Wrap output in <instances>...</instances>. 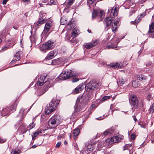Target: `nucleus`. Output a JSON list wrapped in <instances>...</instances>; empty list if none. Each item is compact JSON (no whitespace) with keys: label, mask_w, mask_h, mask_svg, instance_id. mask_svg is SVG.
Wrapping results in <instances>:
<instances>
[{"label":"nucleus","mask_w":154,"mask_h":154,"mask_svg":"<svg viewBox=\"0 0 154 154\" xmlns=\"http://www.w3.org/2000/svg\"><path fill=\"white\" fill-rule=\"evenodd\" d=\"M118 8L116 6H115L112 8H109L108 10V14L110 17H108L105 19L104 20V23L106 25L107 27H109L110 26V24L113 20V16H116L117 15L118 13Z\"/></svg>","instance_id":"1"},{"label":"nucleus","mask_w":154,"mask_h":154,"mask_svg":"<svg viewBox=\"0 0 154 154\" xmlns=\"http://www.w3.org/2000/svg\"><path fill=\"white\" fill-rule=\"evenodd\" d=\"M60 100L53 98L50 102L48 105L46 107L45 112L47 115H49L51 112L55 110L57 106L59 104Z\"/></svg>","instance_id":"2"},{"label":"nucleus","mask_w":154,"mask_h":154,"mask_svg":"<svg viewBox=\"0 0 154 154\" xmlns=\"http://www.w3.org/2000/svg\"><path fill=\"white\" fill-rule=\"evenodd\" d=\"M61 122V119L59 115H54L50 119L48 125L50 128H54L57 126Z\"/></svg>","instance_id":"3"},{"label":"nucleus","mask_w":154,"mask_h":154,"mask_svg":"<svg viewBox=\"0 0 154 154\" xmlns=\"http://www.w3.org/2000/svg\"><path fill=\"white\" fill-rule=\"evenodd\" d=\"M78 75V74L75 73L72 70H69L65 71L64 73H62L56 78L57 81L59 80H64L68 79L70 77H75Z\"/></svg>","instance_id":"4"},{"label":"nucleus","mask_w":154,"mask_h":154,"mask_svg":"<svg viewBox=\"0 0 154 154\" xmlns=\"http://www.w3.org/2000/svg\"><path fill=\"white\" fill-rule=\"evenodd\" d=\"M37 84L39 86H42L44 85V86H46V87H49L50 82L46 76L42 75L38 78L37 82Z\"/></svg>","instance_id":"5"},{"label":"nucleus","mask_w":154,"mask_h":154,"mask_svg":"<svg viewBox=\"0 0 154 154\" xmlns=\"http://www.w3.org/2000/svg\"><path fill=\"white\" fill-rule=\"evenodd\" d=\"M55 46V44L52 41H48L40 47V50L43 53L46 52L47 50L53 49Z\"/></svg>","instance_id":"6"},{"label":"nucleus","mask_w":154,"mask_h":154,"mask_svg":"<svg viewBox=\"0 0 154 154\" xmlns=\"http://www.w3.org/2000/svg\"><path fill=\"white\" fill-rule=\"evenodd\" d=\"M100 83L95 82V81H91L90 82L85 85L86 89L89 90L96 89L100 87Z\"/></svg>","instance_id":"7"},{"label":"nucleus","mask_w":154,"mask_h":154,"mask_svg":"<svg viewBox=\"0 0 154 154\" xmlns=\"http://www.w3.org/2000/svg\"><path fill=\"white\" fill-rule=\"evenodd\" d=\"M46 14L41 12L40 13L39 18L38 20L34 23V26L36 28L39 27L42 24L44 23L46 21Z\"/></svg>","instance_id":"8"},{"label":"nucleus","mask_w":154,"mask_h":154,"mask_svg":"<svg viewBox=\"0 0 154 154\" xmlns=\"http://www.w3.org/2000/svg\"><path fill=\"white\" fill-rule=\"evenodd\" d=\"M129 100L130 103L133 106V107L136 108L138 105V100L136 96L134 95H131Z\"/></svg>","instance_id":"9"},{"label":"nucleus","mask_w":154,"mask_h":154,"mask_svg":"<svg viewBox=\"0 0 154 154\" xmlns=\"http://www.w3.org/2000/svg\"><path fill=\"white\" fill-rule=\"evenodd\" d=\"M91 98L89 97L88 94L82 95L80 98L79 97L78 98V101L80 102L83 101L85 102V103H87L91 100Z\"/></svg>","instance_id":"10"},{"label":"nucleus","mask_w":154,"mask_h":154,"mask_svg":"<svg viewBox=\"0 0 154 154\" xmlns=\"http://www.w3.org/2000/svg\"><path fill=\"white\" fill-rule=\"evenodd\" d=\"M149 37L154 38V23H152L149 25V30L148 33Z\"/></svg>","instance_id":"11"},{"label":"nucleus","mask_w":154,"mask_h":154,"mask_svg":"<svg viewBox=\"0 0 154 154\" xmlns=\"http://www.w3.org/2000/svg\"><path fill=\"white\" fill-rule=\"evenodd\" d=\"M146 15V12L142 13L137 17V18L134 21H131V23L136 25L141 20L142 18L144 17Z\"/></svg>","instance_id":"12"},{"label":"nucleus","mask_w":154,"mask_h":154,"mask_svg":"<svg viewBox=\"0 0 154 154\" xmlns=\"http://www.w3.org/2000/svg\"><path fill=\"white\" fill-rule=\"evenodd\" d=\"M53 23L52 21H49L45 24L43 33H47L48 32L50 27L52 26Z\"/></svg>","instance_id":"13"},{"label":"nucleus","mask_w":154,"mask_h":154,"mask_svg":"<svg viewBox=\"0 0 154 154\" xmlns=\"http://www.w3.org/2000/svg\"><path fill=\"white\" fill-rule=\"evenodd\" d=\"M97 43V40H95L89 43H86L84 45L85 47L87 49H90L96 45Z\"/></svg>","instance_id":"14"},{"label":"nucleus","mask_w":154,"mask_h":154,"mask_svg":"<svg viewBox=\"0 0 154 154\" xmlns=\"http://www.w3.org/2000/svg\"><path fill=\"white\" fill-rule=\"evenodd\" d=\"M17 106V104L16 103H14L9 108L6 107V108H5L3 109L2 110V112H5L6 114H8V109H9V112H10L11 111H12L13 110H15Z\"/></svg>","instance_id":"15"},{"label":"nucleus","mask_w":154,"mask_h":154,"mask_svg":"<svg viewBox=\"0 0 154 154\" xmlns=\"http://www.w3.org/2000/svg\"><path fill=\"white\" fill-rule=\"evenodd\" d=\"M118 20L116 21H115L112 23V22L111 23V29L112 30V31L114 33H115L117 29L119 27V25L118 24Z\"/></svg>","instance_id":"16"},{"label":"nucleus","mask_w":154,"mask_h":154,"mask_svg":"<svg viewBox=\"0 0 154 154\" xmlns=\"http://www.w3.org/2000/svg\"><path fill=\"white\" fill-rule=\"evenodd\" d=\"M113 40H114L115 42L112 43V44L110 45H108L106 48L108 49L110 48H114L117 47V45L119 42V40L117 39L116 38H114Z\"/></svg>","instance_id":"17"},{"label":"nucleus","mask_w":154,"mask_h":154,"mask_svg":"<svg viewBox=\"0 0 154 154\" xmlns=\"http://www.w3.org/2000/svg\"><path fill=\"white\" fill-rule=\"evenodd\" d=\"M57 53L54 51H51L46 57L45 60H50L53 59L54 57L56 56Z\"/></svg>","instance_id":"18"},{"label":"nucleus","mask_w":154,"mask_h":154,"mask_svg":"<svg viewBox=\"0 0 154 154\" xmlns=\"http://www.w3.org/2000/svg\"><path fill=\"white\" fill-rule=\"evenodd\" d=\"M110 67L115 69L122 68L123 67V64L122 63H111L110 65Z\"/></svg>","instance_id":"19"},{"label":"nucleus","mask_w":154,"mask_h":154,"mask_svg":"<svg viewBox=\"0 0 154 154\" xmlns=\"http://www.w3.org/2000/svg\"><path fill=\"white\" fill-rule=\"evenodd\" d=\"M85 87V85L84 84H82L78 86L75 89V91L76 93H78L81 91Z\"/></svg>","instance_id":"20"},{"label":"nucleus","mask_w":154,"mask_h":154,"mask_svg":"<svg viewBox=\"0 0 154 154\" xmlns=\"http://www.w3.org/2000/svg\"><path fill=\"white\" fill-rule=\"evenodd\" d=\"M48 87H45L44 86L42 89H39V93L37 94V95L38 96H40L42 95L43 94L45 93L47 91L48 89Z\"/></svg>","instance_id":"21"},{"label":"nucleus","mask_w":154,"mask_h":154,"mask_svg":"<svg viewBox=\"0 0 154 154\" xmlns=\"http://www.w3.org/2000/svg\"><path fill=\"white\" fill-rule=\"evenodd\" d=\"M79 33V29L78 28L75 27L72 32V38H74L77 36Z\"/></svg>","instance_id":"22"},{"label":"nucleus","mask_w":154,"mask_h":154,"mask_svg":"<svg viewBox=\"0 0 154 154\" xmlns=\"http://www.w3.org/2000/svg\"><path fill=\"white\" fill-rule=\"evenodd\" d=\"M112 129L111 128H109L105 130L102 134V136H106L107 135L112 134Z\"/></svg>","instance_id":"23"},{"label":"nucleus","mask_w":154,"mask_h":154,"mask_svg":"<svg viewBox=\"0 0 154 154\" xmlns=\"http://www.w3.org/2000/svg\"><path fill=\"white\" fill-rule=\"evenodd\" d=\"M22 52L21 51H18L17 52L15 56V57L17 59L13 60L11 61V62L12 63H13L14 62H15L16 61L19 60L20 58V56L22 55Z\"/></svg>","instance_id":"24"},{"label":"nucleus","mask_w":154,"mask_h":154,"mask_svg":"<svg viewBox=\"0 0 154 154\" xmlns=\"http://www.w3.org/2000/svg\"><path fill=\"white\" fill-rule=\"evenodd\" d=\"M115 143L119 142L122 140L123 138V136H116L113 137Z\"/></svg>","instance_id":"25"},{"label":"nucleus","mask_w":154,"mask_h":154,"mask_svg":"<svg viewBox=\"0 0 154 154\" xmlns=\"http://www.w3.org/2000/svg\"><path fill=\"white\" fill-rule=\"evenodd\" d=\"M147 78V76L142 74L139 75L138 79L141 81L145 82Z\"/></svg>","instance_id":"26"},{"label":"nucleus","mask_w":154,"mask_h":154,"mask_svg":"<svg viewBox=\"0 0 154 154\" xmlns=\"http://www.w3.org/2000/svg\"><path fill=\"white\" fill-rule=\"evenodd\" d=\"M80 132V130L79 129L77 128L75 129L73 131V134L74 139L76 138Z\"/></svg>","instance_id":"27"},{"label":"nucleus","mask_w":154,"mask_h":154,"mask_svg":"<svg viewBox=\"0 0 154 154\" xmlns=\"http://www.w3.org/2000/svg\"><path fill=\"white\" fill-rule=\"evenodd\" d=\"M98 14V15L97 16L98 18V21H101L103 18V16L104 14V11H100Z\"/></svg>","instance_id":"28"},{"label":"nucleus","mask_w":154,"mask_h":154,"mask_svg":"<svg viewBox=\"0 0 154 154\" xmlns=\"http://www.w3.org/2000/svg\"><path fill=\"white\" fill-rule=\"evenodd\" d=\"M132 85L134 87H137L140 85V82L137 80H134L132 82Z\"/></svg>","instance_id":"29"},{"label":"nucleus","mask_w":154,"mask_h":154,"mask_svg":"<svg viewBox=\"0 0 154 154\" xmlns=\"http://www.w3.org/2000/svg\"><path fill=\"white\" fill-rule=\"evenodd\" d=\"M114 138L113 137L107 139L106 140V143H108L110 144H112L115 143Z\"/></svg>","instance_id":"30"},{"label":"nucleus","mask_w":154,"mask_h":154,"mask_svg":"<svg viewBox=\"0 0 154 154\" xmlns=\"http://www.w3.org/2000/svg\"><path fill=\"white\" fill-rule=\"evenodd\" d=\"M42 131L41 130H37L34 134L33 135H32V138L33 139L34 137H36L39 135L41 133Z\"/></svg>","instance_id":"31"},{"label":"nucleus","mask_w":154,"mask_h":154,"mask_svg":"<svg viewBox=\"0 0 154 154\" xmlns=\"http://www.w3.org/2000/svg\"><path fill=\"white\" fill-rule=\"evenodd\" d=\"M66 23V20L64 17H62L60 19V23L62 25H64Z\"/></svg>","instance_id":"32"},{"label":"nucleus","mask_w":154,"mask_h":154,"mask_svg":"<svg viewBox=\"0 0 154 154\" xmlns=\"http://www.w3.org/2000/svg\"><path fill=\"white\" fill-rule=\"evenodd\" d=\"M154 112V103H153L150 107L149 112V113H152Z\"/></svg>","instance_id":"33"},{"label":"nucleus","mask_w":154,"mask_h":154,"mask_svg":"<svg viewBox=\"0 0 154 154\" xmlns=\"http://www.w3.org/2000/svg\"><path fill=\"white\" fill-rule=\"evenodd\" d=\"M98 13H97V11L94 10L92 13V18L93 19L95 18L98 14Z\"/></svg>","instance_id":"34"},{"label":"nucleus","mask_w":154,"mask_h":154,"mask_svg":"<svg viewBox=\"0 0 154 154\" xmlns=\"http://www.w3.org/2000/svg\"><path fill=\"white\" fill-rule=\"evenodd\" d=\"M88 150L89 151H91L94 150V146L92 144H89L88 146Z\"/></svg>","instance_id":"35"},{"label":"nucleus","mask_w":154,"mask_h":154,"mask_svg":"<svg viewBox=\"0 0 154 154\" xmlns=\"http://www.w3.org/2000/svg\"><path fill=\"white\" fill-rule=\"evenodd\" d=\"M25 109H24L23 108H22L21 109L20 112V113H22V116H24V115L26 114L27 113V112H25Z\"/></svg>","instance_id":"36"},{"label":"nucleus","mask_w":154,"mask_h":154,"mask_svg":"<svg viewBox=\"0 0 154 154\" xmlns=\"http://www.w3.org/2000/svg\"><path fill=\"white\" fill-rule=\"evenodd\" d=\"M110 97V96H107L104 97L101 99L102 101H103L105 100H107L109 99Z\"/></svg>","instance_id":"37"},{"label":"nucleus","mask_w":154,"mask_h":154,"mask_svg":"<svg viewBox=\"0 0 154 154\" xmlns=\"http://www.w3.org/2000/svg\"><path fill=\"white\" fill-rule=\"evenodd\" d=\"M20 152V151L19 150H15L14 151H12L11 154H19Z\"/></svg>","instance_id":"38"},{"label":"nucleus","mask_w":154,"mask_h":154,"mask_svg":"<svg viewBox=\"0 0 154 154\" xmlns=\"http://www.w3.org/2000/svg\"><path fill=\"white\" fill-rule=\"evenodd\" d=\"M75 111V112H78L80 110V108L79 106H77V105H75L74 106Z\"/></svg>","instance_id":"39"},{"label":"nucleus","mask_w":154,"mask_h":154,"mask_svg":"<svg viewBox=\"0 0 154 154\" xmlns=\"http://www.w3.org/2000/svg\"><path fill=\"white\" fill-rule=\"evenodd\" d=\"M30 38L31 42H35L36 38L35 36H30Z\"/></svg>","instance_id":"40"},{"label":"nucleus","mask_w":154,"mask_h":154,"mask_svg":"<svg viewBox=\"0 0 154 154\" xmlns=\"http://www.w3.org/2000/svg\"><path fill=\"white\" fill-rule=\"evenodd\" d=\"M35 124L33 123L30 124L27 127L28 128H29V130L31 129L34 127Z\"/></svg>","instance_id":"41"},{"label":"nucleus","mask_w":154,"mask_h":154,"mask_svg":"<svg viewBox=\"0 0 154 154\" xmlns=\"http://www.w3.org/2000/svg\"><path fill=\"white\" fill-rule=\"evenodd\" d=\"M73 3V0H69L68 2L67 5L68 6H70Z\"/></svg>","instance_id":"42"},{"label":"nucleus","mask_w":154,"mask_h":154,"mask_svg":"<svg viewBox=\"0 0 154 154\" xmlns=\"http://www.w3.org/2000/svg\"><path fill=\"white\" fill-rule=\"evenodd\" d=\"M95 0H87V4L88 5L92 4Z\"/></svg>","instance_id":"43"},{"label":"nucleus","mask_w":154,"mask_h":154,"mask_svg":"<svg viewBox=\"0 0 154 154\" xmlns=\"http://www.w3.org/2000/svg\"><path fill=\"white\" fill-rule=\"evenodd\" d=\"M141 127L144 128H146V123H143L142 124H139Z\"/></svg>","instance_id":"44"},{"label":"nucleus","mask_w":154,"mask_h":154,"mask_svg":"<svg viewBox=\"0 0 154 154\" xmlns=\"http://www.w3.org/2000/svg\"><path fill=\"white\" fill-rule=\"evenodd\" d=\"M15 42H10L9 43L8 46V48H10L12 47L15 44Z\"/></svg>","instance_id":"45"},{"label":"nucleus","mask_w":154,"mask_h":154,"mask_svg":"<svg viewBox=\"0 0 154 154\" xmlns=\"http://www.w3.org/2000/svg\"><path fill=\"white\" fill-rule=\"evenodd\" d=\"M131 145L130 144H127L125 145V149H124V150H125V149H127L129 147H131Z\"/></svg>","instance_id":"46"},{"label":"nucleus","mask_w":154,"mask_h":154,"mask_svg":"<svg viewBox=\"0 0 154 154\" xmlns=\"http://www.w3.org/2000/svg\"><path fill=\"white\" fill-rule=\"evenodd\" d=\"M131 139L132 140H134L135 138V135L134 134H131Z\"/></svg>","instance_id":"47"},{"label":"nucleus","mask_w":154,"mask_h":154,"mask_svg":"<svg viewBox=\"0 0 154 154\" xmlns=\"http://www.w3.org/2000/svg\"><path fill=\"white\" fill-rule=\"evenodd\" d=\"M8 48L7 46H5L3 47L2 49V50L3 51H5L7 49H8Z\"/></svg>","instance_id":"48"},{"label":"nucleus","mask_w":154,"mask_h":154,"mask_svg":"<svg viewBox=\"0 0 154 154\" xmlns=\"http://www.w3.org/2000/svg\"><path fill=\"white\" fill-rule=\"evenodd\" d=\"M125 80L123 79H121L120 80V82L122 84H123L125 82Z\"/></svg>","instance_id":"49"},{"label":"nucleus","mask_w":154,"mask_h":154,"mask_svg":"<svg viewBox=\"0 0 154 154\" xmlns=\"http://www.w3.org/2000/svg\"><path fill=\"white\" fill-rule=\"evenodd\" d=\"M79 79L78 78H75V79H73L72 80V82H76L78 81H79Z\"/></svg>","instance_id":"50"},{"label":"nucleus","mask_w":154,"mask_h":154,"mask_svg":"<svg viewBox=\"0 0 154 154\" xmlns=\"http://www.w3.org/2000/svg\"><path fill=\"white\" fill-rule=\"evenodd\" d=\"M61 144V142H58L57 143L56 145V147H59L60 146Z\"/></svg>","instance_id":"51"},{"label":"nucleus","mask_w":154,"mask_h":154,"mask_svg":"<svg viewBox=\"0 0 154 154\" xmlns=\"http://www.w3.org/2000/svg\"><path fill=\"white\" fill-rule=\"evenodd\" d=\"M23 1L26 4L29 3L30 2V0H23Z\"/></svg>","instance_id":"52"},{"label":"nucleus","mask_w":154,"mask_h":154,"mask_svg":"<svg viewBox=\"0 0 154 154\" xmlns=\"http://www.w3.org/2000/svg\"><path fill=\"white\" fill-rule=\"evenodd\" d=\"M146 1V0H139V2L140 4H142L143 3H144Z\"/></svg>","instance_id":"53"},{"label":"nucleus","mask_w":154,"mask_h":154,"mask_svg":"<svg viewBox=\"0 0 154 154\" xmlns=\"http://www.w3.org/2000/svg\"><path fill=\"white\" fill-rule=\"evenodd\" d=\"M9 0H3L2 2V4L3 5H5L6 4L7 2Z\"/></svg>","instance_id":"54"},{"label":"nucleus","mask_w":154,"mask_h":154,"mask_svg":"<svg viewBox=\"0 0 154 154\" xmlns=\"http://www.w3.org/2000/svg\"><path fill=\"white\" fill-rule=\"evenodd\" d=\"M5 140L2 139H0V143H3L5 142Z\"/></svg>","instance_id":"55"},{"label":"nucleus","mask_w":154,"mask_h":154,"mask_svg":"<svg viewBox=\"0 0 154 154\" xmlns=\"http://www.w3.org/2000/svg\"><path fill=\"white\" fill-rule=\"evenodd\" d=\"M95 105L94 104H92L91 106V107H90V109H91H91H92L93 108L95 107Z\"/></svg>","instance_id":"56"},{"label":"nucleus","mask_w":154,"mask_h":154,"mask_svg":"<svg viewBox=\"0 0 154 154\" xmlns=\"http://www.w3.org/2000/svg\"><path fill=\"white\" fill-rule=\"evenodd\" d=\"M50 1L51 4H55L56 3V2H55L53 0H50Z\"/></svg>","instance_id":"57"},{"label":"nucleus","mask_w":154,"mask_h":154,"mask_svg":"<svg viewBox=\"0 0 154 154\" xmlns=\"http://www.w3.org/2000/svg\"><path fill=\"white\" fill-rule=\"evenodd\" d=\"M151 98V96L150 95H148L147 97V99L149 101Z\"/></svg>","instance_id":"58"},{"label":"nucleus","mask_w":154,"mask_h":154,"mask_svg":"<svg viewBox=\"0 0 154 154\" xmlns=\"http://www.w3.org/2000/svg\"><path fill=\"white\" fill-rule=\"evenodd\" d=\"M43 1L45 3H47L48 4H49L48 2L50 0H43Z\"/></svg>","instance_id":"59"},{"label":"nucleus","mask_w":154,"mask_h":154,"mask_svg":"<svg viewBox=\"0 0 154 154\" xmlns=\"http://www.w3.org/2000/svg\"><path fill=\"white\" fill-rule=\"evenodd\" d=\"M133 119H134V120L135 122H136L137 121V119L136 117L135 116H133Z\"/></svg>","instance_id":"60"},{"label":"nucleus","mask_w":154,"mask_h":154,"mask_svg":"<svg viewBox=\"0 0 154 154\" xmlns=\"http://www.w3.org/2000/svg\"><path fill=\"white\" fill-rule=\"evenodd\" d=\"M37 146V145H34L32 146L31 148H36Z\"/></svg>","instance_id":"61"},{"label":"nucleus","mask_w":154,"mask_h":154,"mask_svg":"<svg viewBox=\"0 0 154 154\" xmlns=\"http://www.w3.org/2000/svg\"><path fill=\"white\" fill-rule=\"evenodd\" d=\"M129 154H132L133 152V150L132 149L130 150L129 151Z\"/></svg>","instance_id":"62"},{"label":"nucleus","mask_w":154,"mask_h":154,"mask_svg":"<svg viewBox=\"0 0 154 154\" xmlns=\"http://www.w3.org/2000/svg\"><path fill=\"white\" fill-rule=\"evenodd\" d=\"M101 119L100 117H99L97 119L98 120H101L102 119Z\"/></svg>","instance_id":"63"},{"label":"nucleus","mask_w":154,"mask_h":154,"mask_svg":"<svg viewBox=\"0 0 154 154\" xmlns=\"http://www.w3.org/2000/svg\"><path fill=\"white\" fill-rule=\"evenodd\" d=\"M88 31L89 33H91V30H90L88 29Z\"/></svg>","instance_id":"64"}]
</instances>
